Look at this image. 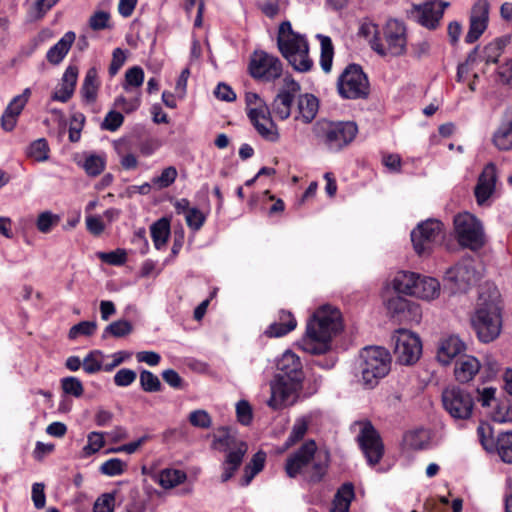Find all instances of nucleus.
Returning a JSON list of instances; mask_svg holds the SVG:
<instances>
[{
    "label": "nucleus",
    "instance_id": "dca6fc26",
    "mask_svg": "<svg viewBox=\"0 0 512 512\" xmlns=\"http://www.w3.org/2000/svg\"><path fill=\"white\" fill-rule=\"evenodd\" d=\"M357 440L368 464L376 465L379 463L384 453V446L380 435L371 423L362 424Z\"/></svg>",
    "mask_w": 512,
    "mask_h": 512
},
{
    "label": "nucleus",
    "instance_id": "774afa93",
    "mask_svg": "<svg viewBox=\"0 0 512 512\" xmlns=\"http://www.w3.org/2000/svg\"><path fill=\"white\" fill-rule=\"evenodd\" d=\"M115 498L112 494H104L100 496L93 507L94 512H113Z\"/></svg>",
    "mask_w": 512,
    "mask_h": 512
},
{
    "label": "nucleus",
    "instance_id": "f257e3e1",
    "mask_svg": "<svg viewBox=\"0 0 512 512\" xmlns=\"http://www.w3.org/2000/svg\"><path fill=\"white\" fill-rule=\"evenodd\" d=\"M342 329L343 320L340 310L329 304L322 305L307 322L300 346L307 353L324 354L330 349L332 338Z\"/></svg>",
    "mask_w": 512,
    "mask_h": 512
},
{
    "label": "nucleus",
    "instance_id": "20e7f679",
    "mask_svg": "<svg viewBox=\"0 0 512 512\" xmlns=\"http://www.w3.org/2000/svg\"><path fill=\"white\" fill-rule=\"evenodd\" d=\"M277 46L282 56L295 70L307 72L312 68L313 61L309 56L307 39L295 32L289 21H284L279 26Z\"/></svg>",
    "mask_w": 512,
    "mask_h": 512
},
{
    "label": "nucleus",
    "instance_id": "f8f14e48",
    "mask_svg": "<svg viewBox=\"0 0 512 512\" xmlns=\"http://www.w3.org/2000/svg\"><path fill=\"white\" fill-rule=\"evenodd\" d=\"M301 386V382H297V379L289 380L287 377L274 376L270 381V397L267 405L274 410L293 405L298 398Z\"/></svg>",
    "mask_w": 512,
    "mask_h": 512
},
{
    "label": "nucleus",
    "instance_id": "4c0bfd02",
    "mask_svg": "<svg viewBox=\"0 0 512 512\" xmlns=\"http://www.w3.org/2000/svg\"><path fill=\"white\" fill-rule=\"evenodd\" d=\"M187 478L184 471L173 468H166L159 472L158 483L164 489H172L183 483Z\"/></svg>",
    "mask_w": 512,
    "mask_h": 512
},
{
    "label": "nucleus",
    "instance_id": "8fccbe9b",
    "mask_svg": "<svg viewBox=\"0 0 512 512\" xmlns=\"http://www.w3.org/2000/svg\"><path fill=\"white\" fill-rule=\"evenodd\" d=\"M27 155L38 162L46 161L49 158V146L44 138L35 140L30 144Z\"/></svg>",
    "mask_w": 512,
    "mask_h": 512
},
{
    "label": "nucleus",
    "instance_id": "f3484780",
    "mask_svg": "<svg viewBox=\"0 0 512 512\" xmlns=\"http://www.w3.org/2000/svg\"><path fill=\"white\" fill-rule=\"evenodd\" d=\"M299 91L300 85L292 77L286 76L283 79V87L271 104L272 112L278 119L286 120L290 117L295 96Z\"/></svg>",
    "mask_w": 512,
    "mask_h": 512
},
{
    "label": "nucleus",
    "instance_id": "bf43d9fd",
    "mask_svg": "<svg viewBox=\"0 0 512 512\" xmlns=\"http://www.w3.org/2000/svg\"><path fill=\"white\" fill-rule=\"evenodd\" d=\"M126 468V463H124L119 458H111L105 461L99 468L100 472L107 476H118L121 475Z\"/></svg>",
    "mask_w": 512,
    "mask_h": 512
},
{
    "label": "nucleus",
    "instance_id": "b1692460",
    "mask_svg": "<svg viewBox=\"0 0 512 512\" xmlns=\"http://www.w3.org/2000/svg\"><path fill=\"white\" fill-rule=\"evenodd\" d=\"M278 373L275 376L287 377L289 380L297 379L302 383L303 372L300 358L292 351H285L277 361Z\"/></svg>",
    "mask_w": 512,
    "mask_h": 512
},
{
    "label": "nucleus",
    "instance_id": "e433bc0d",
    "mask_svg": "<svg viewBox=\"0 0 512 512\" xmlns=\"http://www.w3.org/2000/svg\"><path fill=\"white\" fill-rule=\"evenodd\" d=\"M493 143L499 149L508 151L512 149V120L505 121L493 134Z\"/></svg>",
    "mask_w": 512,
    "mask_h": 512
},
{
    "label": "nucleus",
    "instance_id": "f704fd0d",
    "mask_svg": "<svg viewBox=\"0 0 512 512\" xmlns=\"http://www.w3.org/2000/svg\"><path fill=\"white\" fill-rule=\"evenodd\" d=\"M417 279L418 274L416 273L400 271L394 276L392 280L393 289L397 293L413 296V291L416 288Z\"/></svg>",
    "mask_w": 512,
    "mask_h": 512
},
{
    "label": "nucleus",
    "instance_id": "6e6552de",
    "mask_svg": "<svg viewBox=\"0 0 512 512\" xmlns=\"http://www.w3.org/2000/svg\"><path fill=\"white\" fill-rule=\"evenodd\" d=\"M472 325L481 342L495 340L501 332V307L494 301L479 304L472 319Z\"/></svg>",
    "mask_w": 512,
    "mask_h": 512
},
{
    "label": "nucleus",
    "instance_id": "3c124183",
    "mask_svg": "<svg viewBox=\"0 0 512 512\" xmlns=\"http://www.w3.org/2000/svg\"><path fill=\"white\" fill-rule=\"evenodd\" d=\"M60 222V216L51 211L41 212L36 220V227L41 233H49Z\"/></svg>",
    "mask_w": 512,
    "mask_h": 512
},
{
    "label": "nucleus",
    "instance_id": "7c9ffc66",
    "mask_svg": "<svg viewBox=\"0 0 512 512\" xmlns=\"http://www.w3.org/2000/svg\"><path fill=\"white\" fill-rule=\"evenodd\" d=\"M296 326L297 321L292 313L289 311L281 310L279 312L278 321H275L268 326V328L265 330V335L268 337H282L294 330Z\"/></svg>",
    "mask_w": 512,
    "mask_h": 512
},
{
    "label": "nucleus",
    "instance_id": "338daca9",
    "mask_svg": "<svg viewBox=\"0 0 512 512\" xmlns=\"http://www.w3.org/2000/svg\"><path fill=\"white\" fill-rule=\"evenodd\" d=\"M137 378L134 370L123 368L114 375V383L118 387H126L131 385Z\"/></svg>",
    "mask_w": 512,
    "mask_h": 512
},
{
    "label": "nucleus",
    "instance_id": "09e8293b",
    "mask_svg": "<svg viewBox=\"0 0 512 512\" xmlns=\"http://www.w3.org/2000/svg\"><path fill=\"white\" fill-rule=\"evenodd\" d=\"M105 165L106 162L103 156L90 154L85 158L82 167L89 176L95 177L103 172Z\"/></svg>",
    "mask_w": 512,
    "mask_h": 512
},
{
    "label": "nucleus",
    "instance_id": "a19ab883",
    "mask_svg": "<svg viewBox=\"0 0 512 512\" xmlns=\"http://www.w3.org/2000/svg\"><path fill=\"white\" fill-rule=\"evenodd\" d=\"M502 461L512 463V432L500 433L494 443V449Z\"/></svg>",
    "mask_w": 512,
    "mask_h": 512
},
{
    "label": "nucleus",
    "instance_id": "412c9836",
    "mask_svg": "<svg viewBox=\"0 0 512 512\" xmlns=\"http://www.w3.org/2000/svg\"><path fill=\"white\" fill-rule=\"evenodd\" d=\"M448 5V2L431 0L423 5L416 6L415 11L418 22L428 29H435Z\"/></svg>",
    "mask_w": 512,
    "mask_h": 512
},
{
    "label": "nucleus",
    "instance_id": "69168bd1",
    "mask_svg": "<svg viewBox=\"0 0 512 512\" xmlns=\"http://www.w3.org/2000/svg\"><path fill=\"white\" fill-rule=\"evenodd\" d=\"M110 14L106 11H96L90 16L89 25L95 31L109 27Z\"/></svg>",
    "mask_w": 512,
    "mask_h": 512
},
{
    "label": "nucleus",
    "instance_id": "13d9d810",
    "mask_svg": "<svg viewBox=\"0 0 512 512\" xmlns=\"http://www.w3.org/2000/svg\"><path fill=\"white\" fill-rule=\"evenodd\" d=\"M140 385L146 392H157L161 389L159 378L148 370H142L140 372Z\"/></svg>",
    "mask_w": 512,
    "mask_h": 512
},
{
    "label": "nucleus",
    "instance_id": "a18cd8bd",
    "mask_svg": "<svg viewBox=\"0 0 512 512\" xmlns=\"http://www.w3.org/2000/svg\"><path fill=\"white\" fill-rule=\"evenodd\" d=\"M133 325L127 320H117L110 323L103 331L102 338L106 339L108 336L116 338L125 337L132 333Z\"/></svg>",
    "mask_w": 512,
    "mask_h": 512
},
{
    "label": "nucleus",
    "instance_id": "423d86ee",
    "mask_svg": "<svg viewBox=\"0 0 512 512\" xmlns=\"http://www.w3.org/2000/svg\"><path fill=\"white\" fill-rule=\"evenodd\" d=\"M214 444L220 450L227 451L225 461L223 462L222 482L228 481L240 467L243 458L248 450L246 442L237 437L235 431L221 427L218 429V435L215 436Z\"/></svg>",
    "mask_w": 512,
    "mask_h": 512
},
{
    "label": "nucleus",
    "instance_id": "c85d7f7f",
    "mask_svg": "<svg viewBox=\"0 0 512 512\" xmlns=\"http://www.w3.org/2000/svg\"><path fill=\"white\" fill-rule=\"evenodd\" d=\"M319 110V100L309 93L299 95L297 99V115L295 120H300L305 124L311 123Z\"/></svg>",
    "mask_w": 512,
    "mask_h": 512
},
{
    "label": "nucleus",
    "instance_id": "79ce46f5",
    "mask_svg": "<svg viewBox=\"0 0 512 512\" xmlns=\"http://www.w3.org/2000/svg\"><path fill=\"white\" fill-rule=\"evenodd\" d=\"M317 38L320 40L321 45V57H320V65L324 72L328 73L332 68L333 61V45L330 37L324 35H317Z\"/></svg>",
    "mask_w": 512,
    "mask_h": 512
},
{
    "label": "nucleus",
    "instance_id": "473e14b6",
    "mask_svg": "<svg viewBox=\"0 0 512 512\" xmlns=\"http://www.w3.org/2000/svg\"><path fill=\"white\" fill-rule=\"evenodd\" d=\"M440 294V283L437 279L429 276H420L416 282V288L413 291V296L425 299L433 300Z\"/></svg>",
    "mask_w": 512,
    "mask_h": 512
},
{
    "label": "nucleus",
    "instance_id": "c9c22d12",
    "mask_svg": "<svg viewBox=\"0 0 512 512\" xmlns=\"http://www.w3.org/2000/svg\"><path fill=\"white\" fill-rule=\"evenodd\" d=\"M354 498V487L351 483L343 484L337 491L333 500L331 512H348L350 503Z\"/></svg>",
    "mask_w": 512,
    "mask_h": 512
},
{
    "label": "nucleus",
    "instance_id": "0eeeda50",
    "mask_svg": "<svg viewBox=\"0 0 512 512\" xmlns=\"http://www.w3.org/2000/svg\"><path fill=\"white\" fill-rule=\"evenodd\" d=\"M389 352L382 347H366L361 351L359 369L366 388H373L390 371Z\"/></svg>",
    "mask_w": 512,
    "mask_h": 512
},
{
    "label": "nucleus",
    "instance_id": "2eb2a0df",
    "mask_svg": "<svg viewBox=\"0 0 512 512\" xmlns=\"http://www.w3.org/2000/svg\"><path fill=\"white\" fill-rule=\"evenodd\" d=\"M442 237V223L435 219H429L420 223L411 232V241L418 255L430 253L434 245Z\"/></svg>",
    "mask_w": 512,
    "mask_h": 512
},
{
    "label": "nucleus",
    "instance_id": "4be33fe9",
    "mask_svg": "<svg viewBox=\"0 0 512 512\" xmlns=\"http://www.w3.org/2000/svg\"><path fill=\"white\" fill-rule=\"evenodd\" d=\"M497 172L494 164L486 165L478 178L474 190L478 205H485L496 190Z\"/></svg>",
    "mask_w": 512,
    "mask_h": 512
},
{
    "label": "nucleus",
    "instance_id": "680f3d73",
    "mask_svg": "<svg viewBox=\"0 0 512 512\" xmlns=\"http://www.w3.org/2000/svg\"><path fill=\"white\" fill-rule=\"evenodd\" d=\"M97 324L93 321H82L70 328L69 338L76 339L79 335L90 336L96 331Z\"/></svg>",
    "mask_w": 512,
    "mask_h": 512
},
{
    "label": "nucleus",
    "instance_id": "1a4fd4ad",
    "mask_svg": "<svg viewBox=\"0 0 512 512\" xmlns=\"http://www.w3.org/2000/svg\"><path fill=\"white\" fill-rule=\"evenodd\" d=\"M337 88L345 99H362L369 94V81L361 66L350 64L340 74Z\"/></svg>",
    "mask_w": 512,
    "mask_h": 512
},
{
    "label": "nucleus",
    "instance_id": "5fc2aeb1",
    "mask_svg": "<svg viewBox=\"0 0 512 512\" xmlns=\"http://www.w3.org/2000/svg\"><path fill=\"white\" fill-rule=\"evenodd\" d=\"M188 420L190 424L196 428L208 429L212 425L210 414L204 409H197L189 414Z\"/></svg>",
    "mask_w": 512,
    "mask_h": 512
},
{
    "label": "nucleus",
    "instance_id": "4d7b16f0",
    "mask_svg": "<svg viewBox=\"0 0 512 512\" xmlns=\"http://www.w3.org/2000/svg\"><path fill=\"white\" fill-rule=\"evenodd\" d=\"M177 175L178 172L176 168L174 166H169L163 169L158 177H154L152 179V183L159 189L167 188L175 182Z\"/></svg>",
    "mask_w": 512,
    "mask_h": 512
},
{
    "label": "nucleus",
    "instance_id": "ddd939ff",
    "mask_svg": "<svg viewBox=\"0 0 512 512\" xmlns=\"http://www.w3.org/2000/svg\"><path fill=\"white\" fill-rule=\"evenodd\" d=\"M392 340L394 354L400 364L412 365L419 360L422 354V343L417 334L401 328L395 331Z\"/></svg>",
    "mask_w": 512,
    "mask_h": 512
},
{
    "label": "nucleus",
    "instance_id": "de8ad7c7",
    "mask_svg": "<svg viewBox=\"0 0 512 512\" xmlns=\"http://www.w3.org/2000/svg\"><path fill=\"white\" fill-rule=\"evenodd\" d=\"M130 95L131 96L129 98L123 95L116 97L114 106L121 109L125 113H131L137 110L141 104V92L136 91L135 94Z\"/></svg>",
    "mask_w": 512,
    "mask_h": 512
},
{
    "label": "nucleus",
    "instance_id": "cd10ccee",
    "mask_svg": "<svg viewBox=\"0 0 512 512\" xmlns=\"http://www.w3.org/2000/svg\"><path fill=\"white\" fill-rule=\"evenodd\" d=\"M481 369L480 361L471 355H464L457 359L454 375L458 382L467 383L474 379Z\"/></svg>",
    "mask_w": 512,
    "mask_h": 512
},
{
    "label": "nucleus",
    "instance_id": "37998d69",
    "mask_svg": "<svg viewBox=\"0 0 512 512\" xmlns=\"http://www.w3.org/2000/svg\"><path fill=\"white\" fill-rule=\"evenodd\" d=\"M106 355L100 350L91 351L83 359V369L87 374H94L103 370Z\"/></svg>",
    "mask_w": 512,
    "mask_h": 512
},
{
    "label": "nucleus",
    "instance_id": "0e129e2a",
    "mask_svg": "<svg viewBox=\"0 0 512 512\" xmlns=\"http://www.w3.org/2000/svg\"><path fill=\"white\" fill-rule=\"evenodd\" d=\"M477 63V48H475L467 57L466 61L458 66L457 81H463L465 76L474 71Z\"/></svg>",
    "mask_w": 512,
    "mask_h": 512
},
{
    "label": "nucleus",
    "instance_id": "72a5a7b5",
    "mask_svg": "<svg viewBox=\"0 0 512 512\" xmlns=\"http://www.w3.org/2000/svg\"><path fill=\"white\" fill-rule=\"evenodd\" d=\"M310 422H311V418L308 416H302V417L297 418L294 421L291 431L289 433V436L286 439V441L284 442L283 448L280 451L284 452L287 449L294 446L299 441H301L308 431Z\"/></svg>",
    "mask_w": 512,
    "mask_h": 512
},
{
    "label": "nucleus",
    "instance_id": "ea45409f",
    "mask_svg": "<svg viewBox=\"0 0 512 512\" xmlns=\"http://www.w3.org/2000/svg\"><path fill=\"white\" fill-rule=\"evenodd\" d=\"M170 235V224L165 218L159 219L151 226V237L156 249H161L167 243Z\"/></svg>",
    "mask_w": 512,
    "mask_h": 512
},
{
    "label": "nucleus",
    "instance_id": "49530a36",
    "mask_svg": "<svg viewBox=\"0 0 512 512\" xmlns=\"http://www.w3.org/2000/svg\"><path fill=\"white\" fill-rule=\"evenodd\" d=\"M104 445V433L96 431L89 433L87 436V444L82 448L81 457H90L104 447Z\"/></svg>",
    "mask_w": 512,
    "mask_h": 512
},
{
    "label": "nucleus",
    "instance_id": "7ed1b4c3",
    "mask_svg": "<svg viewBox=\"0 0 512 512\" xmlns=\"http://www.w3.org/2000/svg\"><path fill=\"white\" fill-rule=\"evenodd\" d=\"M329 461V453L317 451L315 441L308 440L287 458L285 472L290 478L303 475L307 481L317 483L325 476Z\"/></svg>",
    "mask_w": 512,
    "mask_h": 512
},
{
    "label": "nucleus",
    "instance_id": "39448f33",
    "mask_svg": "<svg viewBox=\"0 0 512 512\" xmlns=\"http://www.w3.org/2000/svg\"><path fill=\"white\" fill-rule=\"evenodd\" d=\"M358 132L354 122H331L326 119L319 120L313 126L316 138L330 151H339L350 144Z\"/></svg>",
    "mask_w": 512,
    "mask_h": 512
},
{
    "label": "nucleus",
    "instance_id": "aec40b11",
    "mask_svg": "<svg viewBox=\"0 0 512 512\" xmlns=\"http://www.w3.org/2000/svg\"><path fill=\"white\" fill-rule=\"evenodd\" d=\"M489 4L486 0H478L471 11L470 27L465 37L467 43H474L483 34L488 23Z\"/></svg>",
    "mask_w": 512,
    "mask_h": 512
},
{
    "label": "nucleus",
    "instance_id": "c756f323",
    "mask_svg": "<svg viewBox=\"0 0 512 512\" xmlns=\"http://www.w3.org/2000/svg\"><path fill=\"white\" fill-rule=\"evenodd\" d=\"M75 39L76 35L73 31L66 32L63 37L47 51V61L52 65L61 63L71 49Z\"/></svg>",
    "mask_w": 512,
    "mask_h": 512
},
{
    "label": "nucleus",
    "instance_id": "2f4dec72",
    "mask_svg": "<svg viewBox=\"0 0 512 512\" xmlns=\"http://www.w3.org/2000/svg\"><path fill=\"white\" fill-rule=\"evenodd\" d=\"M101 82L98 76V69L90 67L83 79L80 93L86 103L92 104L96 101Z\"/></svg>",
    "mask_w": 512,
    "mask_h": 512
},
{
    "label": "nucleus",
    "instance_id": "052dcab7",
    "mask_svg": "<svg viewBox=\"0 0 512 512\" xmlns=\"http://www.w3.org/2000/svg\"><path fill=\"white\" fill-rule=\"evenodd\" d=\"M492 419L498 423L511 422L512 405L507 401L499 403L492 412Z\"/></svg>",
    "mask_w": 512,
    "mask_h": 512
},
{
    "label": "nucleus",
    "instance_id": "bb28decb",
    "mask_svg": "<svg viewBox=\"0 0 512 512\" xmlns=\"http://www.w3.org/2000/svg\"><path fill=\"white\" fill-rule=\"evenodd\" d=\"M78 72V67L75 65H69L66 68L60 84L51 96L52 100L66 103L73 96L78 79Z\"/></svg>",
    "mask_w": 512,
    "mask_h": 512
},
{
    "label": "nucleus",
    "instance_id": "864d4df0",
    "mask_svg": "<svg viewBox=\"0 0 512 512\" xmlns=\"http://www.w3.org/2000/svg\"><path fill=\"white\" fill-rule=\"evenodd\" d=\"M507 41L504 39H497L494 42L488 44L484 48V60L486 64L496 63L499 57L503 53V49L506 46Z\"/></svg>",
    "mask_w": 512,
    "mask_h": 512
},
{
    "label": "nucleus",
    "instance_id": "393cba45",
    "mask_svg": "<svg viewBox=\"0 0 512 512\" xmlns=\"http://www.w3.org/2000/svg\"><path fill=\"white\" fill-rule=\"evenodd\" d=\"M248 118L263 139L269 142H277L279 140L278 127L270 116L269 107L266 108V112L261 111Z\"/></svg>",
    "mask_w": 512,
    "mask_h": 512
},
{
    "label": "nucleus",
    "instance_id": "a878e982",
    "mask_svg": "<svg viewBox=\"0 0 512 512\" xmlns=\"http://www.w3.org/2000/svg\"><path fill=\"white\" fill-rule=\"evenodd\" d=\"M466 350L465 343L456 335H449L440 340L437 349V360L442 365H448L452 360Z\"/></svg>",
    "mask_w": 512,
    "mask_h": 512
},
{
    "label": "nucleus",
    "instance_id": "603ef678",
    "mask_svg": "<svg viewBox=\"0 0 512 512\" xmlns=\"http://www.w3.org/2000/svg\"><path fill=\"white\" fill-rule=\"evenodd\" d=\"M245 103L248 117L261 111L266 112L268 108L266 102L255 92H246Z\"/></svg>",
    "mask_w": 512,
    "mask_h": 512
},
{
    "label": "nucleus",
    "instance_id": "e2e57ef3",
    "mask_svg": "<svg viewBox=\"0 0 512 512\" xmlns=\"http://www.w3.org/2000/svg\"><path fill=\"white\" fill-rule=\"evenodd\" d=\"M477 434L482 446L487 451H493L495 440L492 436V428L487 423H481L477 428Z\"/></svg>",
    "mask_w": 512,
    "mask_h": 512
},
{
    "label": "nucleus",
    "instance_id": "5701e85b",
    "mask_svg": "<svg viewBox=\"0 0 512 512\" xmlns=\"http://www.w3.org/2000/svg\"><path fill=\"white\" fill-rule=\"evenodd\" d=\"M30 96L31 89L25 88L20 95L15 96L10 101L1 117V127L3 130L10 132L15 128L18 117L26 106Z\"/></svg>",
    "mask_w": 512,
    "mask_h": 512
},
{
    "label": "nucleus",
    "instance_id": "6ab92c4d",
    "mask_svg": "<svg viewBox=\"0 0 512 512\" xmlns=\"http://www.w3.org/2000/svg\"><path fill=\"white\" fill-rule=\"evenodd\" d=\"M384 304L389 316L399 322H419L421 318L419 306L399 295H393L387 298Z\"/></svg>",
    "mask_w": 512,
    "mask_h": 512
},
{
    "label": "nucleus",
    "instance_id": "c03bdc74",
    "mask_svg": "<svg viewBox=\"0 0 512 512\" xmlns=\"http://www.w3.org/2000/svg\"><path fill=\"white\" fill-rule=\"evenodd\" d=\"M266 454L262 451L253 455L249 464L244 469L243 485H248L256 474H258L264 467Z\"/></svg>",
    "mask_w": 512,
    "mask_h": 512
},
{
    "label": "nucleus",
    "instance_id": "9d476101",
    "mask_svg": "<svg viewBox=\"0 0 512 512\" xmlns=\"http://www.w3.org/2000/svg\"><path fill=\"white\" fill-rule=\"evenodd\" d=\"M454 229L461 246L478 249L484 244L483 227L470 213H461L454 217Z\"/></svg>",
    "mask_w": 512,
    "mask_h": 512
},
{
    "label": "nucleus",
    "instance_id": "6e6d98bb",
    "mask_svg": "<svg viewBox=\"0 0 512 512\" xmlns=\"http://www.w3.org/2000/svg\"><path fill=\"white\" fill-rule=\"evenodd\" d=\"M61 387L65 394L79 398L84 393L82 382L73 376L65 377L61 380Z\"/></svg>",
    "mask_w": 512,
    "mask_h": 512
},
{
    "label": "nucleus",
    "instance_id": "58836bf2",
    "mask_svg": "<svg viewBox=\"0 0 512 512\" xmlns=\"http://www.w3.org/2000/svg\"><path fill=\"white\" fill-rule=\"evenodd\" d=\"M144 82V71L139 66H134L125 72L123 89L127 94H135Z\"/></svg>",
    "mask_w": 512,
    "mask_h": 512
},
{
    "label": "nucleus",
    "instance_id": "9b49d317",
    "mask_svg": "<svg viewBox=\"0 0 512 512\" xmlns=\"http://www.w3.org/2000/svg\"><path fill=\"white\" fill-rule=\"evenodd\" d=\"M444 409L454 419L466 420L471 417L474 408L473 396L458 386H449L442 392Z\"/></svg>",
    "mask_w": 512,
    "mask_h": 512
},
{
    "label": "nucleus",
    "instance_id": "f03ea898",
    "mask_svg": "<svg viewBox=\"0 0 512 512\" xmlns=\"http://www.w3.org/2000/svg\"><path fill=\"white\" fill-rule=\"evenodd\" d=\"M359 33L367 39L371 48L380 56L397 57L406 52V27L398 20L387 21L382 32L375 23L365 22L361 25Z\"/></svg>",
    "mask_w": 512,
    "mask_h": 512
},
{
    "label": "nucleus",
    "instance_id": "a211bd4d",
    "mask_svg": "<svg viewBox=\"0 0 512 512\" xmlns=\"http://www.w3.org/2000/svg\"><path fill=\"white\" fill-rule=\"evenodd\" d=\"M445 279L452 285L455 292L466 291L477 281L474 260L466 258L447 270Z\"/></svg>",
    "mask_w": 512,
    "mask_h": 512
},
{
    "label": "nucleus",
    "instance_id": "4468645a",
    "mask_svg": "<svg viewBox=\"0 0 512 512\" xmlns=\"http://www.w3.org/2000/svg\"><path fill=\"white\" fill-rule=\"evenodd\" d=\"M283 65L277 56L265 51H255L250 59V75L257 80L271 82L282 75Z\"/></svg>",
    "mask_w": 512,
    "mask_h": 512
}]
</instances>
